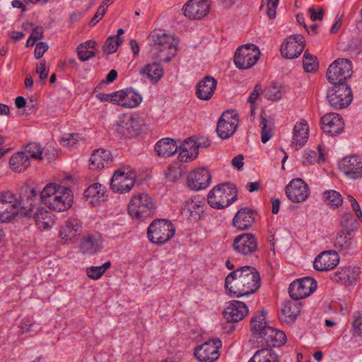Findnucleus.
I'll use <instances>...</instances> for the list:
<instances>
[{
  "instance_id": "6e6552de",
  "label": "nucleus",
  "mask_w": 362,
  "mask_h": 362,
  "mask_svg": "<svg viewBox=\"0 0 362 362\" xmlns=\"http://www.w3.org/2000/svg\"><path fill=\"white\" fill-rule=\"evenodd\" d=\"M21 213V200L11 191L0 192V222L8 223Z\"/></svg>"
},
{
  "instance_id": "2eb2a0df",
  "label": "nucleus",
  "mask_w": 362,
  "mask_h": 362,
  "mask_svg": "<svg viewBox=\"0 0 362 362\" xmlns=\"http://www.w3.org/2000/svg\"><path fill=\"white\" fill-rule=\"evenodd\" d=\"M221 341L218 339L209 340L194 349V356L199 362H213L220 356Z\"/></svg>"
},
{
  "instance_id": "4d7b16f0",
  "label": "nucleus",
  "mask_w": 362,
  "mask_h": 362,
  "mask_svg": "<svg viewBox=\"0 0 362 362\" xmlns=\"http://www.w3.org/2000/svg\"><path fill=\"white\" fill-rule=\"evenodd\" d=\"M318 67L317 58L313 57L312 54L308 53L307 51L305 52L303 56V68L306 72H313Z\"/></svg>"
},
{
  "instance_id": "8fccbe9b",
  "label": "nucleus",
  "mask_w": 362,
  "mask_h": 362,
  "mask_svg": "<svg viewBox=\"0 0 362 362\" xmlns=\"http://www.w3.org/2000/svg\"><path fill=\"white\" fill-rule=\"evenodd\" d=\"M37 196V192L34 189H31L29 192H27V202L25 203L23 201H21V214H24L25 216H32Z\"/></svg>"
},
{
  "instance_id": "dca6fc26",
  "label": "nucleus",
  "mask_w": 362,
  "mask_h": 362,
  "mask_svg": "<svg viewBox=\"0 0 362 362\" xmlns=\"http://www.w3.org/2000/svg\"><path fill=\"white\" fill-rule=\"evenodd\" d=\"M317 288V281L311 277H304L293 281L288 288L290 296L293 300H300L309 296Z\"/></svg>"
},
{
  "instance_id": "c756f323",
  "label": "nucleus",
  "mask_w": 362,
  "mask_h": 362,
  "mask_svg": "<svg viewBox=\"0 0 362 362\" xmlns=\"http://www.w3.org/2000/svg\"><path fill=\"white\" fill-rule=\"evenodd\" d=\"M112 161L110 152L99 148L93 151L90 158L89 168L91 170H99L107 167Z\"/></svg>"
},
{
  "instance_id": "58836bf2",
  "label": "nucleus",
  "mask_w": 362,
  "mask_h": 362,
  "mask_svg": "<svg viewBox=\"0 0 362 362\" xmlns=\"http://www.w3.org/2000/svg\"><path fill=\"white\" fill-rule=\"evenodd\" d=\"M360 273L358 267H344L335 273V276L338 279L344 283L352 284L356 281Z\"/></svg>"
},
{
  "instance_id": "338daca9",
  "label": "nucleus",
  "mask_w": 362,
  "mask_h": 362,
  "mask_svg": "<svg viewBox=\"0 0 362 362\" xmlns=\"http://www.w3.org/2000/svg\"><path fill=\"white\" fill-rule=\"evenodd\" d=\"M353 326L355 334L362 337V315L354 320Z\"/></svg>"
},
{
  "instance_id": "bb28decb",
  "label": "nucleus",
  "mask_w": 362,
  "mask_h": 362,
  "mask_svg": "<svg viewBox=\"0 0 362 362\" xmlns=\"http://www.w3.org/2000/svg\"><path fill=\"white\" fill-rule=\"evenodd\" d=\"M103 246V239L99 234H88L80 243L79 250L83 254L93 255L99 252Z\"/></svg>"
},
{
  "instance_id": "a19ab883",
  "label": "nucleus",
  "mask_w": 362,
  "mask_h": 362,
  "mask_svg": "<svg viewBox=\"0 0 362 362\" xmlns=\"http://www.w3.org/2000/svg\"><path fill=\"white\" fill-rule=\"evenodd\" d=\"M140 74L146 76L148 78L157 82L163 75V69L159 63L154 62L145 65L141 70Z\"/></svg>"
},
{
  "instance_id": "a18cd8bd",
  "label": "nucleus",
  "mask_w": 362,
  "mask_h": 362,
  "mask_svg": "<svg viewBox=\"0 0 362 362\" xmlns=\"http://www.w3.org/2000/svg\"><path fill=\"white\" fill-rule=\"evenodd\" d=\"M325 202L332 209H338L342 206L344 199L339 192L335 190H327L322 194Z\"/></svg>"
},
{
  "instance_id": "c85d7f7f",
  "label": "nucleus",
  "mask_w": 362,
  "mask_h": 362,
  "mask_svg": "<svg viewBox=\"0 0 362 362\" xmlns=\"http://www.w3.org/2000/svg\"><path fill=\"white\" fill-rule=\"evenodd\" d=\"M255 214L247 207L240 209L233 219V224L238 230H245L250 228L254 223Z\"/></svg>"
},
{
  "instance_id": "4be33fe9",
  "label": "nucleus",
  "mask_w": 362,
  "mask_h": 362,
  "mask_svg": "<svg viewBox=\"0 0 362 362\" xmlns=\"http://www.w3.org/2000/svg\"><path fill=\"white\" fill-rule=\"evenodd\" d=\"M339 262L338 253L333 250L320 252L314 259L313 267L319 272L330 271L335 268Z\"/></svg>"
},
{
  "instance_id": "473e14b6",
  "label": "nucleus",
  "mask_w": 362,
  "mask_h": 362,
  "mask_svg": "<svg viewBox=\"0 0 362 362\" xmlns=\"http://www.w3.org/2000/svg\"><path fill=\"white\" fill-rule=\"evenodd\" d=\"M179 147L177 142L170 138H163L156 142L154 149L159 157L168 158L175 154Z\"/></svg>"
},
{
  "instance_id": "b1692460",
  "label": "nucleus",
  "mask_w": 362,
  "mask_h": 362,
  "mask_svg": "<svg viewBox=\"0 0 362 362\" xmlns=\"http://www.w3.org/2000/svg\"><path fill=\"white\" fill-rule=\"evenodd\" d=\"M82 232V223L76 218H68L62 226L59 237L69 243Z\"/></svg>"
},
{
  "instance_id": "0eeeda50",
  "label": "nucleus",
  "mask_w": 362,
  "mask_h": 362,
  "mask_svg": "<svg viewBox=\"0 0 362 362\" xmlns=\"http://www.w3.org/2000/svg\"><path fill=\"white\" fill-rule=\"evenodd\" d=\"M175 233L174 224L167 219L154 220L148 226L147 236L155 244L162 245L169 241Z\"/></svg>"
},
{
  "instance_id": "a211bd4d",
  "label": "nucleus",
  "mask_w": 362,
  "mask_h": 362,
  "mask_svg": "<svg viewBox=\"0 0 362 362\" xmlns=\"http://www.w3.org/2000/svg\"><path fill=\"white\" fill-rule=\"evenodd\" d=\"M305 39L300 35H292L287 37L281 46V53L287 59L299 57L305 47Z\"/></svg>"
},
{
  "instance_id": "de8ad7c7",
  "label": "nucleus",
  "mask_w": 362,
  "mask_h": 362,
  "mask_svg": "<svg viewBox=\"0 0 362 362\" xmlns=\"http://www.w3.org/2000/svg\"><path fill=\"white\" fill-rule=\"evenodd\" d=\"M142 101V97L132 88L124 89V107L134 108Z\"/></svg>"
},
{
  "instance_id": "9b49d317",
  "label": "nucleus",
  "mask_w": 362,
  "mask_h": 362,
  "mask_svg": "<svg viewBox=\"0 0 362 362\" xmlns=\"http://www.w3.org/2000/svg\"><path fill=\"white\" fill-rule=\"evenodd\" d=\"M136 173L129 167H123L116 170L112 177L110 186L118 193L128 192L135 183Z\"/></svg>"
},
{
  "instance_id": "cd10ccee",
  "label": "nucleus",
  "mask_w": 362,
  "mask_h": 362,
  "mask_svg": "<svg viewBox=\"0 0 362 362\" xmlns=\"http://www.w3.org/2000/svg\"><path fill=\"white\" fill-rule=\"evenodd\" d=\"M302 304L298 300L286 301L281 309L279 318L286 323L293 322L299 315Z\"/></svg>"
},
{
  "instance_id": "bf43d9fd",
  "label": "nucleus",
  "mask_w": 362,
  "mask_h": 362,
  "mask_svg": "<svg viewBox=\"0 0 362 362\" xmlns=\"http://www.w3.org/2000/svg\"><path fill=\"white\" fill-rule=\"evenodd\" d=\"M48 48L49 46L46 42H40L37 43L34 50L35 57L37 59L42 57L44 54L47 51Z\"/></svg>"
},
{
  "instance_id": "f3484780",
  "label": "nucleus",
  "mask_w": 362,
  "mask_h": 362,
  "mask_svg": "<svg viewBox=\"0 0 362 362\" xmlns=\"http://www.w3.org/2000/svg\"><path fill=\"white\" fill-rule=\"evenodd\" d=\"M238 122V117L233 111L223 112L216 126L218 136L223 139L230 137L236 131Z\"/></svg>"
},
{
  "instance_id": "603ef678",
  "label": "nucleus",
  "mask_w": 362,
  "mask_h": 362,
  "mask_svg": "<svg viewBox=\"0 0 362 362\" xmlns=\"http://www.w3.org/2000/svg\"><path fill=\"white\" fill-rule=\"evenodd\" d=\"M24 153L28 155V158L35 160H43V148L42 146L35 142H30L25 146Z\"/></svg>"
},
{
  "instance_id": "ddd939ff",
  "label": "nucleus",
  "mask_w": 362,
  "mask_h": 362,
  "mask_svg": "<svg viewBox=\"0 0 362 362\" xmlns=\"http://www.w3.org/2000/svg\"><path fill=\"white\" fill-rule=\"evenodd\" d=\"M339 169L349 179L362 177V156L350 155L342 158L338 163Z\"/></svg>"
},
{
  "instance_id": "e2e57ef3",
  "label": "nucleus",
  "mask_w": 362,
  "mask_h": 362,
  "mask_svg": "<svg viewBox=\"0 0 362 362\" xmlns=\"http://www.w3.org/2000/svg\"><path fill=\"white\" fill-rule=\"evenodd\" d=\"M36 72L40 74V80H45L48 76L49 70L47 69L46 63L45 61L41 62L36 66Z\"/></svg>"
},
{
  "instance_id": "09e8293b",
  "label": "nucleus",
  "mask_w": 362,
  "mask_h": 362,
  "mask_svg": "<svg viewBox=\"0 0 362 362\" xmlns=\"http://www.w3.org/2000/svg\"><path fill=\"white\" fill-rule=\"evenodd\" d=\"M285 92L284 86L279 83L272 82L265 90L264 96L269 100H277L282 98Z\"/></svg>"
},
{
  "instance_id": "774afa93",
  "label": "nucleus",
  "mask_w": 362,
  "mask_h": 362,
  "mask_svg": "<svg viewBox=\"0 0 362 362\" xmlns=\"http://www.w3.org/2000/svg\"><path fill=\"white\" fill-rule=\"evenodd\" d=\"M189 144L192 145V146L195 149H197V151H198L199 148H206L210 145V141L208 139L204 140L203 141H197L190 138H189Z\"/></svg>"
},
{
  "instance_id": "e433bc0d",
  "label": "nucleus",
  "mask_w": 362,
  "mask_h": 362,
  "mask_svg": "<svg viewBox=\"0 0 362 362\" xmlns=\"http://www.w3.org/2000/svg\"><path fill=\"white\" fill-rule=\"evenodd\" d=\"M11 168L18 173L25 170L30 165L28 155L23 151H18L13 154L9 160Z\"/></svg>"
},
{
  "instance_id": "f03ea898",
  "label": "nucleus",
  "mask_w": 362,
  "mask_h": 362,
  "mask_svg": "<svg viewBox=\"0 0 362 362\" xmlns=\"http://www.w3.org/2000/svg\"><path fill=\"white\" fill-rule=\"evenodd\" d=\"M40 197L45 205L56 211H66L74 202L71 189L56 183L47 184L41 192Z\"/></svg>"
},
{
  "instance_id": "5fc2aeb1",
  "label": "nucleus",
  "mask_w": 362,
  "mask_h": 362,
  "mask_svg": "<svg viewBox=\"0 0 362 362\" xmlns=\"http://www.w3.org/2000/svg\"><path fill=\"white\" fill-rule=\"evenodd\" d=\"M123 42V40L119 36H110L106 40L103 47V50L106 54L115 53L118 47Z\"/></svg>"
},
{
  "instance_id": "ea45409f",
  "label": "nucleus",
  "mask_w": 362,
  "mask_h": 362,
  "mask_svg": "<svg viewBox=\"0 0 362 362\" xmlns=\"http://www.w3.org/2000/svg\"><path fill=\"white\" fill-rule=\"evenodd\" d=\"M248 362H279V356L272 349L257 350Z\"/></svg>"
},
{
  "instance_id": "9d476101",
  "label": "nucleus",
  "mask_w": 362,
  "mask_h": 362,
  "mask_svg": "<svg viewBox=\"0 0 362 362\" xmlns=\"http://www.w3.org/2000/svg\"><path fill=\"white\" fill-rule=\"evenodd\" d=\"M260 51L254 44H246L239 47L234 55V63L240 69H247L253 66L259 59Z\"/></svg>"
},
{
  "instance_id": "412c9836",
  "label": "nucleus",
  "mask_w": 362,
  "mask_h": 362,
  "mask_svg": "<svg viewBox=\"0 0 362 362\" xmlns=\"http://www.w3.org/2000/svg\"><path fill=\"white\" fill-rule=\"evenodd\" d=\"M207 0H189L182 7L184 15L191 20L204 18L209 11Z\"/></svg>"
},
{
  "instance_id": "69168bd1",
  "label": "nucleus",
  "mask_w": 362,
  "mask_h": 362,
  "mask_svg": "<svg viewBox=\"0 0 362 362\" xmlns=\"http://www.w3.org/2000/svg\"><path fill=\"white\" fill-rule=\"evenodd\" d=\"M43 28L41 26H37L32 30L30 36L34 40V41H37V40L43 38Z\"/></svg>"
},
{
  "instance_id": "4c0bfd02",
  "label": "nucleus",
  "mask_w": 362,
  "mask_h": 362,
  "mask_svg": "<svg viewBox=\"0 0 362 362\" xmlns=\"http://www.w3.org/2000/svg\"><path fill=\"white\" fill-rule=\"evenodd\" d=\"M96 50V42L93 40H89L81 43L76 47L78 59L81 62L88 61L95 57Z\"/></svg>"
},
{
  "instance_id": "052dcab7",
  "label": "nucleus",
  "mask_w": 362,
  "mask_h": 362,
  "mask_svg": "<svg viewBox=\"0 0 362 362\" xmlns=\"http://www.w3.org/2000/svg\"><path fill=\"white\" fill-rule=\"evenodd\" d=\"M262 93V86L259 84H257L255 86L254 90L250 93L249 97H248V103H250V105H255L257 99L259 98L260 94Z\"/></svg>"
},
{
  "instance_id": "1a4fd4ad",
  "label": "nucleus",
  "mask_w": 362,
  "mask_h": 362,
  "mask_svg": "<svg viewBox=\"0 0 362 362\" xmlns=\"http://www.w3.org/2000/svg\"><path fill=\"white\" fill-rule=\"evenodd\" d=\"M333 86L327 90V98L329 105L335 109L348 107L353 100V93L346 83H332Z\"/></svg>"
},
{
  "instance_id": "aec40b11",
  "label": "nucleus",
  "mask_w": 362,
  "mask_h": 362,
  "mask_svg": "<svg viewBox=\"0 0 362 362\" xmlns=\"http://www.w3.org/2000/svg\"><path fill=\"white\" fill-rule=\"evenodd\" d=\"M211 175L206 168H199L190 172L187 178V186L192 190L206 189L211 183Z\"/></svg>"
},
{
  "instance_id": "3c124183",
  "label": "nucleus",
  "mask_w": 362,
  "mask_h": 362,
  "mask_svg": "<svg viewBox=\"0 0 362 362\" xmlns=\"http://www.w3.org/2000/svg\"><path fill=\"white\" fill-rule=\"evenodd\" d=\"M317 153L315 151H308L305 154V158L303 161V164L304 165H313L315 163H320V162H325V157L323 152L322 147L319 145L317 146Z\"/></svg>"
},
{
  "instance_id": "2f4dec72",
  "label": "nucleus",
  "mask_w": 362,
  "mask_h": 362,
  "mask_svg": "<svg viewBox=\"0 0 362 362\" xmlns=\"http://www.w3.org/2000/svg\"><path fill=\"white\" fill-rule=\"evenodd\" d=\"M266 330L267 332L261 338L268 346L279 347L286 343V336L283 331L276 329L273 327H267Z\"/></svg>"
},
{
  "instance_id": "f704fd0d",
  "label": "nucleus",
  "mask_w": 362,
  "mask_h": 362,
  "mask_svg": "<svg viewBox=\"0 0 362 362\" xmlns=\"http://www.w3.org/2000/svg\"><path fill=\"white\" fill-rule=\"evenodd\" d=\"M269 327L267 320V313L264 310L256 313L251 318L250 329L253 334H258L260 338L267 332L266 328Z\"/></svg>"
},
{
  "instance_id": "20e7f679",
  "label": "nucleus",
  "mask_w": 362,
  "mask_h": 362,
  "mask_svg": "<svg viewBox=\"0 0 362 362\" xmlns=\"http://www.w3.org/2000/svg\"><path fill=\"white\" fill-rule=\"evenodd\" d=\"M156 205L153 199L145 192L134 194L128 204V212L133 219L144 220L155 214Z\"/></svg>"
},
{
  "instance_id": "5701e85b",
  "label": "nucleus",
  "mask_w": 362,
  "mask_h": 362,
  "mask_svg": "<svg viewBox=\"0 0 362 362\" xmlns=\"http://www.w3.org/2000/svg\"><path fill=\"white\" fill-rule=\"evenodd\" d=\"M322 128L327 134L334 136L341 133L344 128V122L341 116L331 112L321 117Z\"/></svg>"
},
{
  "instance_id": "0e129e2a",
  "label": "nucleus",
  "mask_w": 362,
  "mask_h": 362,
  "mask_svg": "<svg viewBox=\"0 0 362 362\" xmlns=\"http://www.w3.org/2000/svg\"><path fill=\"white\" fill-rule=\"evenodd\" d=\"M124 89L112 93V103L124 107Z\"/></svg>"
},
{
  "instance_id": "49530a36",
  "label": "nucleus",
  "mask_w": 362,
  "mask_h": 362,
  "mask_svg": "<svg viewBox=\"0 0 362 362\" xmlns=\"http://www.w3.org/2000/svg\"><path fill=\"white\" fill-rule=\"evenodd\" d=\"M259 126L261 127V140L266 144L273 136L274 121L272 119H267L261 115Z\"/></svg>"
},
{
  "instance_id": "6ab92c4d",
  "label": "nucleus",
  "mask_w": 362,
  "mask_h": 362,
  "mask_svg": "<svg viewBox=\"0 0 362 362\" xmlns=\"http://www.w3.org/2000/svg\"><path fill=\"white\" fill-rule=\"evenodd\" d=\"M285 191L288 198L296 203L304 202L310 195L308 185L300 178L291 180Z\"/></svg>"
},
{
  "instance_id": "4468645a",
  "label": "nucleus",
  "mask_w": 362,
  "mask_h": 362,
  "mask_svg": "<svg viewBox=\"0 0 362 362\" xmlns=\"http://www.w3.org/2000/svg\"><path fill=\"white\" fill-rule=\"evenodd\" d=\"M233 249L239 255L252 256L258 250L257 239L251 233H242L233 240Z\"/></svg>"
},
{
  "instance_id": "37998d69",
  "label": "nucleus",
  "mask_w": 362,
  "mask_h": 362,
  "mask_svg": "<svg viewBox=\"0 0 362 362\" xmlns=\"http://www.w3.org/2000/svg\"><path fill=\"white\" fill-rule=\"evenodd\" d=\"M105 187L100 183L90 185L84 192V196L87 199H91L90 202H99L104 197Z\"/></svg>"
},
{
  "instance_id": "680f3d73",
  "label": "nucleus",
  "mask_w": 362,
  "mask_h": 362,
  "mask_svg": "<svg viewBox=\"0 0 362 362\" xmlns=\"http://www.w3.org/2000/svg\"><path fill=\"white\" fill-rule=\"evenodd\" d=\"M308 13L310 14V19L313 21H320L324 16V9L322 8H319L317 11L314 7H310L308 8Z\"/></svg>"
},
{
  "instance_id": "f8f14e48",
  "label": "nucleus",
  "mask_w": 362,
  "mask_h": 362,
  "mask_svg": "<svg viewBox=\"0 0 362 362\" xmlns=\"http://www.w3.org/2000/svg\"><path fill=\"white\" fill-rule=\"evenodd\" d=\"M351 74V62L347 59H337L329 65L326 75L330 83H345Z\"/></svg>"
},
{
  "instance_id": "423d86ee",
  "label": "nucleus",
  "mask_w": 362,
  "mask_h": 362,
  "mask_svg": "<svg viewBox=\"0 0 362 362\" xmlns=\"http://www.w3.org/2000/svg\"><path fill=\"white\" fill-rule=\"evenodd\" d=\"M145 125L144 119L137 115H122L115 125L117 134L124 139L138 136Z\"/></svg>"
},
{
  "instance_id": "393cba45",
  "label": "nucleus",
  "mask_w": 362,
  "mask_h": 362,
  "mask_svg": "<svg viewBox=\"0 0 362 362\" xmlns=\"http://www.w3.org/2000/svg\"><path fill=\"white\" fill-rule=\"evenodd\" d=\"M248 312L247 306L243 302L232 300L225 308L223 314L227 321L235 322L242 320Z\"/></svg>"
},
{
  "instance_id": "7c9ffc66",
  "label": "nucleus",
  "mask_w": 362,
  "mask_h": 362,
  "mask_svg": "<svg viewBox=\"0 0 362 362\" xmlns=\"http://www.w3.org/2000/svg\"><path fill=\"white\" fill-rule=\"evenodd\" d=\"M309 135V127L305 120L297 122L293 127L292 146L296 150L302 147L306 142Z\"/></svg>"
},
{
  "instance_id": "13d9d810",
  "label": "nucleus",
  "mask_w": 362,
  "mask_h": 362,
  "mask_svg": "<svg viewBox=\"0 0 362 362\" xmlns=\"http://www.w3.org/2000/svg\"><path fill=\"white\" fill-rule=\"evenodd\" d=\"M78 134H69L62 139L61 144L64 146L71 147L78 142Z\"/></svg>"
},
{
  "instance_id": "72a5a7b5",
  "label": "nucleus",
  "mask_w": 362,
  "mask_h": 362,
  "mask_svg": "<svg viewBox=\"0 0 362 362\" xmlns=\"http://www.w3.org/2000/svg\"><path fill=\"white\" fill-rule=\"evenodd\" d=\"M204 212L202 202L189 199L186 201L182 209V214L187 216L190 221H198Z\"/></svg>"
},
{
  "instance_id": "79ce46f5",
  "label": "nucleus",
  "mask_w": 362,
  "mask_h": 362,
  "mask_svg": "<svg viewBox=\"0 0 362 362\" xmlns=\"http://www.w3.org/2000/svg\"><path fill=\"white\" fill-rule=\"evenodd\" d=\"M199 154V151H197L192 145L189 144V139L185 141L182 146H180V153L178 159L181 162H190L194 160Z\"/></svg>"
},
{
  "instance_id": "f257e3e1",
  "label": "nucleus",
  "mask_w": 362,
  "mask_h": 362,
  "mask_svg": "<svg viewBox=\"0 0 362 362\" xmlns=\"http://www.w3.org/2000/svg\"><path fill=\"white\" fill-rule=\"evenodd\" d=\"M261 286V278L256 268L240 267L230 272L225 279L226 292L230 297L241 298L255 293Z\"/></svg>"
},
{
  "instance_id": "a878e982",
  "label": "nucleus",
  "mask_w": 362,
  "mask_h": 362,
  "mask_svg": "<svg viewBox=\"0 0 362 362\" xmlns=\"http://www.w3.org/2000/svg\"><path fill=\"white\" fill-rule=\"evenodd\" d=\"M217 86V81L211 76H206L197 84L196 95L202 100H209Z\"/></svg>"
},
{
  "instance_id": "7ed1b4c3",
  "label": "nucleus",
  "mask_w": 362,
  "mask_h": 362,
  "mask_svg": "<svg viewBox=\"0 0 362 362\" xmlns=\"http://www.w3.org/2000/svg\"><path fill=\"white\" fill-rule=\"evenodd\" d=\"M153 44L151 49L152 57L160 62H169L176 54L177 41L162 31H153L149 35Z\"/></svg>"
},
{
  "instance_id": "864d4df0",
  "label": "nucleus",
  "mask_w": 362,
  "mask_h": 362,
  "mask_svg": "<svg viewBox=\"0 0 362 362\" xmlns=\"http://www.w3.org/2000/svg\"><path fill=\"white\" fill-rule=\"evenodd\" d=\"M110 261H107L100 266L90 267L86 269V275L91 279L98 280L102 277V276L105 274L106 270L110 267Z\"/></svg>"
},
{
  "instance_id": "c03bdc74",
  "label": "nucleus",
  "mask_w": 362,
  "mask_h": 362,
  "mask_svg": "<svg viewBox=\"0 0 362 362\" xmlns=\"http://www.w3.org/2000/svg\"><path fill=\"white\" fill-rule=\"evenodd\" d=\"M353 233L351 231L341 230L335 238V247L341 250L351 248L353 245Z\"/></svg>"
},
{
  "instance_id": "c9c22d12",
  "label": "nucleus",
  "mask_w": 362,
  "mask_h": 362,
  "mask_svg": "<svg viewBox=\"0 0 362 362\" xmlns=\"http://www.w3.org/2000/svg\"><path fill=\"white\" fill-rule=\"evenodd\" d=\"M36 225L41 230H47L54 224V216L44 208H38L34 214Z\"/></svg>"
},
{
  "instance_id": "39448f33",
  "label": "nucleus",
  "mask_w": 362,
  "mask_h": 362,
  "mask_svg": "<svg viewBox=\"0 0 362 362\" xmlns=\"http://www.w3.org/2000/svg\"><path fill=\"white\" fill-rule=\"evenodd\" d=\"M238 198V191L233 184L223 183L214 187L208 194V203L214 209L229 206Z\"/></svg>"
},
{
  "instance_id": "6e6d98bb",
  "label": "nucleus",
  "mask_w": 362,
  "mask_h": 362,
  "mask_svg": "<svg viewBox=\"0 0 362 362\" xmlns=\"http://www.w3.org/2000/svg\"><path fill=\"white\" fill-rule=\"evenodd\" d=\"M356 221L354 218L353 215L350 213H344L341 216L340 226L343 231L354 232L356 229Z\"/></svg>"
}]
</instances>
